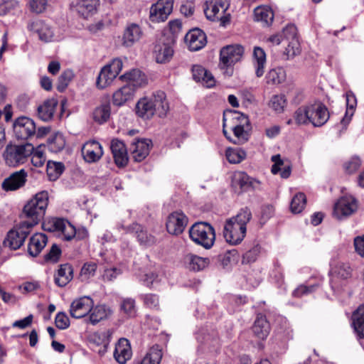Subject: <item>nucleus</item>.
<instances>
[{"label":"nucleus","instance_id":"nucleus-19","mask_svg":"<svg viewBox=\"0 0 364 364\" xmlns=\"http://www.w3.org/2000/svg\"><path fill=\"white\" fill-rule=\"evenodd\" d=\"M185 42L188 45L190 50L197 51L205 46L206 36L202 30L194 28L186 33Z\"/></svg>","mask_w":364,"mask_h":364},{"label":"nucleus","instance_id":"nucleus-10","mask_svg":"<svg viewBox=\"0 0 364 364\" xmlns=\"http://www.w3.org/2000/svg\"><path fill=\"white\" fill-rule=\"evenodd\" d=\"M244 53L240 45H230L223 47L220 53V66L221 68L232 67L240 61Z\"/></svg>","mask_w":364,"mask_h":364},{"label":"nucleus","instance_id":"nucleus-46","mask_svg":"<svg viewBox=\"0 0 364 364\" xmlns=\"http://www.w3.org/2000/svg\"><path fill=\"white\" fill-rule=\"evenodd\" d=\"M293 117L294 119L295 124L306 125L310 124L309 122V104L299 107L294 112Z\"/></svg>","mask_w":364,"mask_h":364},{"label":"nucleus","instance_id":"nucleus-1","mask_svg":"<svg viewBox=\"0 0 364 364\" xmlns=\"http://www.w3.org/2000/svg\"><path fill=\"white\" fill-rule=\"evenodd\" d=\"M252 218V213L247 208H242L234 217L228 219L224 226L223 236L230 245L240 243L246 235L247 224Z\"/></svg>","mask_w":364,"mask_h":364},{"label":"nucleus","instance_id":"nucleus-40","mask_svg":"<svg viewBox=\"0 0 364 364\" xmlns=\"http://www.w3.org/2000/svg\"><path fill=\"white\" fill-rule=\"evenodd\" d=\"M134 93V89L127 85L117 90L112 96V102L117 106H121L130 100Z\"/></svg>","mask_w":364,"mask_h":364},{"label":"nucleus","instance_id":"nucleus-13","mask_svg":"<svg viewBox=\"0 0 364 364\" xmlns=\"http://www.w3.org/2000/svg\"><path fill=\"white\" fill-rule=\"evenodd\" d=\"M283 35L285 41H287V47L285 48L284 55L286 59L293 58L300 53V45L296 36V28L294 26L290 25L283 30Z\"/></svg>","mask_w":364,"mask_h":364},{"label":"nucleus","instance_id":"nucleus-45","mask_svg":"<svg viewBox=\"0 0 364 364\" xmlns=\"http://www.w3.org/2000/svg\"><path fill=\"white\" fill-rule=\"evenodd\" d=\"M357 104L355 96L352 92L346 93V111L341 123L345 126L348 124L354 114L355 107Z\"/></svg>","mask_w":364,"mask_h":364},{"label":"nucleus","instance_id":"nucleus-58","mask_svg":"<svg viewBox=\"0 0 364 364\" xmlns=\"http://www.w3.org/2000/svg\"><path fill=\"white\" fill-rule=\"evenodd\" d=\"M334 274L338 277L346 279L351 277V268L348 264H338L333 269Z\"/></svg>","mask_w":364,"mask_h":364},{"label":"nucleus","instance_id":"nucleus-54","mask_svg":"<svg viewBox=\"0 0 364 364\" xmlns=\"http://www.w3.org/2000/svg\"><path fill=\"white\" fill-rule=\"evenodd\" d=\"M220 257H222L221 262L223 265L225 267L232 262H237L240 255L237 250L232 249L227 250L223 255H220Z\"/></svg>","mask_w":364,"mask_h":364},{"label":"nucleus","instance_id":"nucleus-4","mask_svg":"<svg viewBox=\"0 0 364 364\" xmlns=\"http://www.w3.org/2000/svg\"><path fill=\"white\" fill-rule=\"evenodd\" d=\"M48 205V193L41 191L35 195L23 207L27 220L22 221L31 228L37 225L46 213Z\"/></svg>","mask_w":364,"mask_h":364},{"label":"nucleus","instance_id":"nucleus-41","mask_svg":"<svg viewBox=\"0 0 364 364\" xmlns=\"http://www.w3.org/2000/svg\"><path fill=\"white\" fill-rule=\"evenodd\" d=\"M162 358V350L159 345L153 346L146 355L136 364H160Z\"/></svg>","mask_w":364,"mask_h":364},{"label":"nucleus","instance_id":"nucleus-36","mask_svg":"<svg viewBox=\"0 0 364 364\" xmlns=\"http://www.w3.org/2000/svg\"><path fill=\"white\" fill-rule=\"evenodd\" d=\"M254 19L260 22L263 26H269L274 20V14L267 6H258L254 10Z\"/></svg>","mask_w":364,"mask_h":364},{"label":"nucleus","instance_id":"nucleus-39","mask_svg":"<svg viewBox=\"0 0 364 364\" xmlns=\"http://www.w3.org/2000/svg\"><path fill=\"white\" fill-rule=\"evenodd\" d=\"M271 159L274 162L271 168L272 173L273 174H277L279 172L282 178H289L291 174V167L289 165L284 164V162L281 159L280 155H274L272 156Z\"/></svg>","mask_w":364,"mask_h":364},{"label":"nucleus","instance_id":"nucleus-14","mask_svg":"<svg viewBox=\"0 0 364 364\" xmlns=\"http://www.w3.org/2000/svg\"><path fill=\"white\" fill-rule=\"evenodd\" d=\"M309 117L310 124L314 127H321L329 119V112L323 103L318 102L309 104Z\"/></svg>","mask_w":364,"mask_h":364},{"label":"nucleus","instance_id":"nucleus-44","mask_svg":"<svg viewBox=\"0 0 364 364\" xmlns=\"http://www.w3.org/2000/svg\"><path fill=\"white\" fill-rule=\"evenodd\" d=\"M65 171V166L62 162L48 161L46 166V173L48 179L55 181Z\"/></svg>","mask_w":364,"mask_h":364},{"label":"nucleus","instance_id":"nucleus-59","mask_svg":"<svg viewBox=\"0 0 364 364\" xmlns=\"http://www.w3.org/2000/svg\"><path fill=\"white\" fill-rule=\"evenodd\" d=\"M260 252V247L257 245L253 247L252 249H250L249 251L246 252L243 256H242V264H249L254 262L256 259L257 256L259 255Z\"/></svg>","mask_w":364,"mask_h":364},{"label":"nucleus","instance_id":"nucleus-56","mask_svg":"<svg viewBox=\"0 0 364 364\" xmlns=\"http://www.w3.org/2000/svg\"><path fill=\"white\" fill-rule=\"evenodd\" d=\"M120 308L129 316H134L136 313L135 300L131 298L123 299Z\"/></svg>","mask_w":364,"mask_h":364},{"label":"nucleus","instance_id":"nucleus-35","mask_svg":"<svg viewBox=\"0 0 364 364\" xmlns=\"http://www.w3.org/2000/svg\"><path fill=\"white\" fill-rule=\"evenodd\" d=\"M352 325L357 335L364 338V304L358 307L352 315Z\"/></svg>","mask_w":364,"mask_h":364},{"label":"nucleus","instance_id":"nucleus-53","mask_svg":"<svg viewBox=\"0 0 364 364\" xmlns=\"http://www.w3.org/2000/svg\"><path fill=\"white\" fill-rule=\"evenodd\" d=\"M144 305L151 309L159 311L160 309L159 298L155 294H146L142 296Z\"/></svg>","mask_w":364,"mask_h":364},{"label":"nucleus","instance_id":"nucleus-5","mask_svg":"<svg viewBox=\"0 0 364 364\" xmlns=\"http://www.w3.org/2000/svg\"><path fill=\"white\" fill-rule=\"evenodd\" d=\"M191 239L205 249H210L214 244L215 233L213 227L208 223H196L189 230Z\"/></svg>","mask_w":364,"mask_h":364},{"label":"nucleus","instance_id":"nucleus-7","mask_svg":"<svg viewBox=\"0 0 364 364\" xmlns=\"http://www.w3.org/2000/svg\"><path fill=\"white\" fill-rule=\"evenodd\" d=\"M228 0H213L205 3L204 13L206 18L210 21H220L222 25L230 21V15H225L229 8Z\"/></svg>","mask_w":364,"mask_h":364},{"label":"nucleus","instance_id":"nucleus-25","mask_svg":"<svg viewBox=\"0 0 364 364\" xmlns=\"http://www.w3.org/2000/svg\"><path fill=\"white\" fill-rule=\"evenodd\" d=\"M98 5L99 0H77L73 3V9L85 18L93 14Z\"/></svg>","mask_w":364,"mask_h":364},{"label":"nucleus","instance_id":"nucleus-12","mask_svg":"<svg viewBox=\"0 0 364 364\" xmlns=\"http://www.w3.org/2000/svg\"><path fill=\"white\" fill-rule=\"evenodd\" d=\"M14 130L18 139H27L36 134V124L28 117H20L14 123Z\"/></svg>","mask_w":364,"mask_h":364},{"label":"nucleus","instance_id":"nucleus-29","mask_svg":"<svg viewBox=\"0 0 364 364\" xmlns=\"http://www.w3.org/2000/svg\"><path fill=\"white\" fill-rule=\"evenodd\" d=\"M252 328L257 338L264 340L269 334L271 328L266 316L259 314H257Z\"/></svg>","mask_w":364,"mask_h":364},{"label":"nucleus","instance_id":"nucleus-43","mask_svg":"<svg viewBox=\"0 0 364 364\" xmlns=\"http://www.w3.org/2000/svg\"><path fill=\"white\" fill-rule=\"evenodd\" d=\"M155 53L156 62L165 63L172 58L173 50L169 44L163 43L162 45L156 46Z\"/></svg>","mask_w":364,"mask_h":364},{"label":"nucleus","instance_id":"nucleus-60","mask_svg":"<svg viewBox=\"0 0 364 364\" xmlns=\"http://www.w3.org/2000/svg\"><path fill=\"white\" fill-rule=\"evenodd\" d=\"M55 323L58 328L64 330L70 326V319L65 313L59 312L55 316Z\"/></svg>","mask_w":364,"mask_h":364},{"label":"nucleus","instance_id":"nucleus-57","mask_svg":"<svg viewBox=\"0 0 364 364\" xmlns=\"http://www.w3.org/2000/svg\"><path fill=\"white\" fill-rule=\"evenodd\" d=\"M97 269V264L95 262L85 263L80 271V277L82 281L87 280L94 276Z\"/></svg>","mask_w":364,"mask_h":364},{"label":"nucleus","instance_id":"nucleus-26","mask_svg":"<svg viewBox=\"0 0 364 364\" xmlns=\"http://www.w3.org/2000/svg\"><path fill=\"white\" fill-rule=\"evenodd\" d=\"M259 182L251 177L246 173L242 171L236 172L232 177V185L239 186L241 191H247L250 188H255L256 185H259Z\"/></svg>","mask_w":364,"mask_h":364},{"label":"nucleus","instance_id":"nucleus-63","mask_svg":"<svg viewBox=\"0 0 364 364\" xmlns=\"http://www.w3.org/2000/svg\"><path fill=\"white\" fill-rule=\"evenodd\" d=\"M360 164L358 157H353L344 164V168L347 173H353L359 168Z\"/></svg>","mask_w":364,"mask_h":364},{"label":"nucleus","instance_id":"nucleus-33","mask_svg":"<svg viewBox=\"0 0 364 364\" xmlns=\"http://www.w3.org/2000/svg\"><path fill=\"white\" fill-rule=\"evenodd\" d=\"M73 278V268L68 263L60 264L55 275V283L60 287L66 286Z\"/></svg>","mask_w":364,"mask_h":364},{"label":"nucleus","instance_id":"nucleus-21","mask_svg":"<svg viewBox=\"0 0 364 364\" xmlns=\"http://www.w3.org/2000/svg\"><path fill=\"white\" fill-rule=\"evenodd\" d=\"M110 149L116 165L119 167L124 166L128 162V155L124 144L119 139L111 141Z\"/></svg>","mask_w":364,"mask_h":364},{"label":"nucleus","instance_id":"nucleus-61","mask_svg":"<svg viewBox=\"0 0 364 364\" xmlns=\"http://www.w3.org/2000/svg\"><path fill=\"white\" fill-rule=\"evenodd\" d=\"M60 248L56 244H53L49 252L44 256V259L46 261L57 262L60 258Z\"/></svg>","mask_w":364,"mask_h":364},{"label":"nucleus","instance_id":"nucleus-32","mask_svg":"<svg viewBox=\"0 0 364 364\" xmlns=\"http://www.w3.org/2000/svg\"><path fill=\"white\" fill-rule=\"evenodd\" d=\"M186 267L194 272L203 270L210 264V259L207 257H201L196 255L189 253L183 258Z\"/></svg>","mask_w":364,"mask_h":364},{"label":"nucleus","instance_id":"nucleus-3","mask_svg":"<svg viewBox=\"0 0 364 364\" xmlns=\"http://www.w3.org/2000/svg\"><path fill=\"white\" fill-rule=\"evenodd\" d=\"M224 127H229L233 132L232 142L243 144L249 140L250 124L247 116L238 111H228L223 114Z\"/></svg>","mask_w":364,"mask_h":364},{"label":"nucleus","instance_id":"nucleus-8","mask_svg":"<svg viewBox=\"0 0 364 364\" xmlns=\"http://www.w3.org/2000/svg\"><path fill=\"white\" fill-rule=\"evenodd\" d=\"M31 228L21 222L16 228L9 230L3 241V245L11 250L19 249L30 234Z\"/></svg>","mask_w":364,"mask_h":364},{"label":"nucleus","instance_id":"nucleus-23","mask_svg":"<svg viewBox=\"0 0 364 364\" xmlns=\"http://www.w3.org/2000/svg\"><path fill=\"white\" fill-rule=\"evenodd\" d=\"M114 357L119 364H125L132 357L130 343L127 338H120L115 346Z\"/></svg>","mask_w":364,"mask_h":364},{"label":"nucleus","instance_id":"nucleus-16","mask_svg":"<svg viewBox=\"0 0 364 364\" xmlns=\"http://www.w3.org/2000/svg\"><path fill=\"white\" fill-rule=\"evenodd\" d=\"M93 306L92 299L88 296L75 299L70 306V314L75 318H81L87 315Z\"/></svg>","mask_w":364,"mask_h":364},{"label":"nucleus","instance_id":"nucleus-42","mask_svg":"<svg viewBox=\"0 0 364 364\" xmlns=\"http://www.w3.org/2000/svg\"><path fill=\"white\" fill-rule=\"evenodd\" d=\"M111 114V107L109 102H106L97 107L92 113V118L98 124L107 122Z\"/></svg>","mask_w":364,"mask_h":364},{"label":"nucleus","instance_id":"nucleus-50","mask_svg":"<svg viewBox=\"0 0 364 364\" xmlns=\"http://www.w3.org/2000/svg\"><path fill=\"white\" fill-rule=\"evenodd\" d=\"M306 203V196L303 193H299L294 196L290 204L291 213L296 214L302 211Z\"/></svg>","mask_w":364,"mask_h":364},{"label":"nucleus","instance_id":"nucleus-38","mask_svg":"<svg viewBox=\"0 0 364 364\" xmlns=\"http://www.w3.org/2000/svg\"><path fill=\"white\" fill-rule=\"evenodd\" d=\"M253 62L257 77H260L264 75V65L266 64V54L260 47H255L253 50Z\"/></svg>","mask_w":364,"mask_h":364},{"label":"nucleus","instance_id":"nucleus-20","mask_svg":"<svg viewBox=\"0 0 364 364\" xmlns=\"http://www.w3.org/2000/svg\"><path fill=\"white\" fill-rule=\"evenodd\" d=\"M152 142L150 139H139L131 146V154L135 161L141 162L149 155Z\"/></svg>","mask_w":364,"mask_h":364},{"label":"nucleus","instance_id":"nucleus-2","mask_svg":"<svg viewBox=\"0 0 364 364\" xmlns=\"http://www.w3.org/2000/svg\"><path fill=\"white\" fill-rule=\"evenodd\" d=\"M169 107L166 100V94L158 91L151 97H143L136 105V114L141 118L149 119L154 114L159 117H164Z\"/></svg>","mask_w":364,"mask_h":364},{"label":"nucleus","instance_id":"nucleus-28","mask_svg":"<svg viewBox=\"0 0 364 364\" xmlns=\"http://www.w3.org/2000/svg\"><path fill=\"white\" fill-rule=\"evenodd\" d=\"M193 77L196 82H201L207 87L215 85V80L213 75L203 66L196 65L192 68Z\"/></svg>","mask_w":364,"mask_h":364},{"label":"nucleus","instance_id":"nucleus-49","mask_svg":"<svg viewBox=\"0 0 364 364\" xmlns=\"http://www.w3.org/2000/svg\"><path fill=\"white\" fill-rule=\"evenodd\" d=\"M225 156L230 164H239L245 159L246 152L241 149L228 148Z\"/></svg>","mask_w":364,"mask_h":364},{"label":"nucleus","instance_id":"nucleus-64","mask_svg":"<svg viewBox=\"0 0 364 364\" xmlns=\"http://www.w3.org/2000/svg\"><path fill=\"white\" fill-rule=\"evenodd\" d=\"M317 285H311L309 287L300 285L292 292V296L294 297L299 298L304 294H309L312 292L316 288Z\"/></svg>","mask_w":364,"mask_h":364},{"label":"nucleus","instance_id":"nucleus-30","mask_svg":"<svg viewBox=\"0 0 364 364\" xmlns=\"http://www.w3.org/2000/svg\"><path fill=\"white\" fill-rule=\"evenodd\" d=\"M142 31L139 25L132 23L128 24L123 34V44L127 47L133 46L139 41L142 36Z\"/></svg>","mask_w":364,"mask_h":364},{"label":"nucleus","instance_id":"nucleus-11","mask_svg":"<svg viewBox=\"0 0 364 364\" xmlns=\"http://www.w3.org/2000/svg\"><path fill=\"white\" fill-rule=\"evenodd\" d=\"M173 7V0H158L150 8V21L154 23L165 21L171 14Z\"/></svg>","mask_w":364,"mask_h":364},{"label":"nucleus","instance_id":"nucleus-15","mask_svg":"<svg viewBox=\"0 0 364 364\" xmlns=\"http://www.w3.org/2000/svg\"><path fill=\"white\" fill-rule=\"evenodd\" d=\"M187 224L186 215L182 212L176 211L168 215L166 229L170 234L178 235L183 232Z\"/></svg>","mask_w":364,"mask_h":364},{"label":"nucleus","instance_id":"nucleus-34","mask_svg":"<svg viewBox=\"0 0 364 364\" xmlns=\"http://www.w3.org/2000/svg\"><path fill=\"white\" fill-rule=\"evenodd\" d=\"M58 102L54 99H49L38 107V115L39 118L45 122L50 120L54 114Z\"/></svg>","mask_w":364,"mask_h":364},{"label":"nucleus","instance_id":"nucleus-24","mask_svg":"<svg viewBox=\"0 0 364 364\" xmlns=\"http://www.w3.org/2000/svg\"><path fill=\"white\" fill-rule=\"evenodd\" d=\"M122 228L124 229L126 232L134 233L141 245L151 246L155 244L156 241L154 236L148 235L146 231L144 230L141 226L138 223H133L132 225L127 227L122 225Z\"/></svg>","mask_w":364,"mask_h":364},{"label":"nucleus","instance_id":"nucleus-27","mask_svg":"<svg viewBox=\"0 0 364 364\" xmlns=\"http://www.w3.org/2000/svg\"><path fill=\"white\" fill-rule=\"evenodd\" d=\"M48 242V237L43 233H36L29 240L28 252L32 257L38 256Z\"/></svg>","mask_w":364,"mask_h":364},{"label":"nucleus","instance_id":"nucleus-52","mask_svg":"<svg viewBox=\"0 0 364 364\" xmlns=\"http://www.w3.org/2000/svg\"><path fill=\"white\" fill-rule=\"evenodd\" d=\"M284 78V73L281 68L272 69L266 75L267 82L268 84H280Z\"/></svg>","mask_w":364,"mask_h":364},{"label":"nucleus","instance_id":"nucleus-6","mask_svg":"<svg viewBox=\"0 0 364 364\" xmlns=\"http://www.w3.org/2000/svg\"><path fill=\"white\" fill-rule=\"evenodd\" d=\"M34 150V147L31 144L15 145L8 144L3 153V157L7 165L16 166L23 164L30 156Z\"/></svg>","mask_w":364,"mask_h":364},{"label":"nucleus","instance_id":"nucleus-47","mask_svg":"<svg viewBox=\"0 0 364 364\" xmlns=\"http://www.w3.org/2000/svg\"><path fill=\"white\" fill-rule=\"evenodd\" d=\"M65 145L63 136L59 133L50 136L48 139V149L50 152L58 153L62 151Z\"/></svg>","mask_w":364,"mask_h":364},{"label":"nucleus","instance_id":"nucleus-18","mask_svg":"<svg viewBox=\"0 0 364 364\" xmlns=\"http://www.w3.org/2000/svg\"><path fill=\"white\" fill-rule=\"evenodd\" d=\"M82 155L85 161L88 163L97 162L103 155L102 147L97 141H87L82 148Z\"/></svg>","mask_w":364,"mask_h":364},{"label":"nucleus","instance_id":"nucleus-62","mask_svg":"<svg viewBox=\"0 0 364 364\" xmlns=\"http://www.w3.org/2000/svg\"><path fill=\"white\" fill-rule=\"evenodd\" d=\"M29 5L33 12L41 14L46 10L47 0H31Z\"/></svg>","mask_w":364,"mask_h":364},{"label":"nucleus","instance_id":"nucleus-48","mask_svg":"<svg viewBox=\"0 0 364 364\" xmlns=\"http://www.w3.org/2000/svg\"><path fill=\"white\" fill-rule=\"evenodd\" d=\"M116 77L117 75L112 73L108 67L105 66L98 75L96 82L97 87L100 89L106 87Z\"/></svg>","mask_w":364,"mask_h":364},{"label":"nucleus","instance_id":"nucleus-31","mask_svg":"<svg viewBox=\"0 0 364 364\" xmlns=\"http://www.w3.org/2000/svg\"><path fill=\"white\" fill-rule=\"evenodd\" d=\"M121 80H126L127 81V86H130L134 90L144 86L147 83L146 76L139 70L134 69L129 73L120 76Z\"/></svg>","mask_w":364,"mask_h":364},{"label":"nucleus","instance_id":"nucleus-22","mask_svg":"<svg viewBox=\"0 0 364 364\" xmlns=\"http://www.w3.org/2000/svg\"><path fill=\"white\" fill-rule=\"evenodd\" d=\"M28 30L38 33L40 40L44 42H49L54 36L51 27L41 20H36L28 25Z\"/></svg>","mask_w":364,"mask_h":364},{"label":"nucleus","instance_id":"nucleus-55","mask_svg":"<svg viewBox=\"0 0 364 364\" xmlns=\"http://www.w3.org/2000/svg\"><path fill=\"white\" fill-rule=\"evenodd\" d=\"M287 100L284 95H274L270 100V107L277 112H282L286 106Z\"/></svg>","mask_w":364,"mask_h":364},{"label":"nucleus","instance_id":"nucleus-37","mask_svg":"<svg viewBox=\"0 0 364 364\" xmlns=\"http://www.w3.org/2000/svg\"><path fill=\"white\" fill-rule=\"evenodd\" d=\"M111 314V309L105 305L92 306L90 311L89 321L92 325H95L102 320L107 318Z\"/></svg>","mask_w":364,"mask_h":364},{"label":"nucleus","instance_id":"nucleus-51","mask_svg":"<svg viewBox=\"0 0 364 364\" xmlns=\"http://www.w3.org/2000/svg\"><path fill=\"white\" fill-rule=\"evenodd\" d=\"M73 76L74 74L71 70L67 69L64 70L58 77L57 90L60 92H63L73 78Z\"/></svg>","mask_w":364,"mask_h":364},{"label":"nucleus","instance_id":"nucleus-17","mask_svg":"<svg viewBox=\"0 0 364 364\" xmlns=\"http://www.w3.org/2000/svg\"><path fill=\"white\" fill-rule=\"evenodd\" d=\"M27 178V172L24 169L12 173L1 183L2 188L6 191H16L23 187Z\"/></svg>","mask_w":364,"mask_h":364},{"label":"nucleus","instance_id":"nucleus-9","mask_svg":"<svg viewBox=\"0 0 364 364\" xmlns=\"http://www.w3.org/2000/svg\"><path fill=\"white\" fill-rule=\"evenodd\" d=\"M358 207V201L353 196H343L334 204L333 215L337 220H343L355 213Z\"/></svg>","mask_w":364,"mask_h":364}]
</instances>
